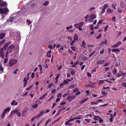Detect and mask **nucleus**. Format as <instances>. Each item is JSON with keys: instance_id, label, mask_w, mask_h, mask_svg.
I'll return each instance as SVG.
<instances>
[{"instance_id": "e2e57ef3", "label": "nucleus", "mask_w": 126, "mask_h": 126, "mask_svg": "<svg viewBox=\"0 0 126 126\" xmlns=\"http://www.w3.org/2000/svg\"><path fill=\"white\" fill-rule=\"evenodd\" d=\"M75 119L74 118V117L72 118L69 119L68 121H69V122H71V121H72L73 120H74Z\"/></svg>"}, {"instance_id": "ea45409f", "label": "nucleus", "mask_w": 126, "mask_h": 126, "mask_svg": "<svg viewBox=\"0 0 126 126\" xmlns=\"http://www.w3.org/2000/svg\"><path fill=\"white\" fill-rule=\"evenodd\" d=\"M8 61V59L7 58H5L4 59V63H7V62Z\"/></svg>"}, {"instance_id": "f704fd0d", "label": "nucleus", "mask_w": 126, "mask_h": 126, "mask_svg": "<svg viewBox=\"0 0 126 126\" xmlns=\"http://www.w3.org/2000/svg\"><path fill=\"white\" fill-rule=\"evenodd\" d=\"M80 116H78L77 117H74V118L75 119H81V118L80 117Z\"/></svg>"}, {"instance_id": "864d4df0", "label": "nucleus", "mask_w": 126, "mask_h": 126, "mask_svg": "<svg viewBox=\"0 0 126 126\" xmlns=\"http://www.w3.org/2000/svg\"><path fill=\"white\" fill-rule=\"evenodd\" d=\"M108 5L107 4H104V6L103 7L106 9L108 7Z\"/></svg>"}, {"instance_id": "603ef678", "label": "nucleus", "mask_w": 126, "mask_h": 126, "mask_svg": "<svg viewBox=\"0 0 126 126\" xmlns=\"http://www.w3.org/2000/svg\"><path fill=\"white\" fill-rule=\"evenodd\" d=\"M78 90V89L77 88H76L75 89H74L73 90V92H77Z\"/></svg>"}, {"instance_id": "de8ad7c7", "label": "nucleus", "mask_w": 126, "mask_h": 126, "mask_svg": "<svg viewBox=\"0 0 126 126\" xmlns=\"http://www.w3.org/2000/svg\"><path fill=\"white\" fill-rule=\"evenodd\" d=\"M110 88V87L109 86H106V87H104L103 88V89L105 90L106 89H108L109 88Z\"/></svg>"}, {"instance_id": "5701e85b", "label": "nucleus", "mask_w": 126, "mask_h": 126, "mask_svg": "<svg viewBox=\"0 0 126 126\" xmlns=\"http://www.w3.org/2000/svg\"><path fill=\"white\" fill-rule=\"evenodd\" d=\"M70 48L74 51H76V47H75L71 46L70 47Z\"/></svg>"}, {"instance_id": "c9c22d12", "label": "nucleus", "mask_w": 126, "mask_h": 126, "mask_svg": "<svg viewBox=\"0 0 126 126\" xmlns=\"http://www.w3.org/2000/svg\"><path fill=\"white\" fill-rule=\"evenodd\" d=\"M10 110V108H6L5 110L6 112H9Z\"/></svg>"}, {"instance_id": "dca6fc26", "label": "nucleus", "mask_w": 126, "mask_h": 126, "mask_svg": "<svg viewBox=\"0 0 126 126\" xmlns=\"http://www.w3.org/2000/svg\"><path fill=\"white\" fill-rule=\"evenodd\" d=\"M96 17V16L94 15H92L91 16V18L92 20H93Z\"/></svg>"}, {"instance_id": "f03ea898", "label": "nucleus", "mask_w": 126, "mask_h": 126, "mask_svg": "<svg viewBox=\"0 0 126 126\" xmlns=\"http://www.w3.org/2000/svg\"><path fill=\"white\" fill-rule=\"evenodd\" d=\"M15 47V46L13 45H10L7 48V51L6 53L5 56L7 57L9 53H11L13 50V49Z\"/></svg>"}, {"instance_id": "f3484780", "label": "nucleus", "mask_w": 126, "mask_h": 126, "mask_svg": "<svg viewBox=\"0 0 126 126\" xmlns=\"http://www.w3.org/2000/svg\"><path fill=\"white\" fill-rule=\"evenodd\" d=\"M10 42L9 41L6 44H5L4 45V46L7 47L10 44Z\"/></svg>"}, {"instance_id": "7c9ffc66", "label": "nucleus", "mask_w": 126, "mask_h": 126, "mask_svg": "<svg viewBox=\"0 0 126 126\" xmlns=\"http://www.w3.org/2000/svg\"><path fill=\"white\" fill-rule=\"evenodd\" d=\"M13 111H14V110H12L10 114L9 115V116L10 117H11L12 115L14 113V112Z\"/></svg>"}, {"instance_id": "a211bd4d", "label": "nucleus", "mask_w": 126, "mask_h": 126, "mask_svg": "<svg viewBox=\"0 0 126 126\" xmlns=\"http://www.w3.org/2000/svg\"><path fill=\"white\" fill-rule=\"evenodd\" d=\"M98 103V102H97V101L92 102H91V104L92 105H97V104Z\"/></svg>"}, {"instance_id": "680f3d73", "label": "nucleus", "mask_w": 126, "mask_h": 126, "mask_svg": "<svg viewBox=\"0 0 126 126\" xmlns=\"http://www.w3.org/2000/svg\"><path fill=\"white\" fill-rule=\"evenodd\" d=\"M56 91V89H54V90H52L51 91V93H54Z\"/></svg>"}, {"instance_id": "412c9836", "label": "nucleus", "mask_w": 126, "mask_h": 126, "mask_svg": "<svg viewBox=\"0 0 126 126\" xmlns=\"http://www.w3.org/2000/svg\"><path fill=\"white\" fill-rule=\"evenodd\" d=\"M103 20H99L98 22L97 23V24L98 25H99L101 24L102 23V22L103 21Z\"/></svg>"}, {"instance_id": "cd10ccee", "label": "nucleus", "mask_w": 126, "mask_h": 126, "mask_svg": "<svg viewBox=\"0 0 126 126\" xmlns=\"http://www.w3.org/2000/svg\"><path fill=\"white\" fill-rule=\"evenodd\" d=\"M118 12L120 13H122V9L120 8H118Z\"/></svg>"}, {"instance_id": "13d9d810", "label": "nucleus", "mask_w": 126, "mask_h": 126, "mask_svg": "<svg viewBox=\"0 0 126 126\" xmlns=\"http://www.w3.org/2000/svg\"><path fill=\"white\" fill-rule=\"evenodd\" d=\"M34 73L33 72L32 73V75H31V77L32 79H33L34 78Z\"/></svg>"}, {"instance_id": "72a5a7b5", "label": "nucleus", "mask_w": 126, "mask_h": 126, "mask_svg": "<svg viewBox=\"0 0 126 126\" xmlns=\"http://www.w3.org/2000/svg\"><path fill=\"white\" fill-rule=\"evenodd\" d=\"M107 94V93L106 92H103L102 93V95L104 96H105Z\"/></svg>"}, {"instance_id": "c85d7f7f", "label": "nucleus", "mask_w": 126, "mask_h": 126, "mask_svg": "<svg viewBox=\"0 0 126 126\" xmlns=\"http://www.w3.org/2000/svg\"><path fill=\"white\" fill-rule=\"evenodd\" d=\"M70 73L72 75H74L75 74V72L74 70H72L70 71Z\"/></svg>"}, {"instance_id": "1a4fd4ad", "label": "nucleus", "mask_w": 126, "mask_h": 126, "mask_svg": "<svg viewBox=\"0 0 126 126\" xmlns=\"http://www.w3.org/2000/svg\"><path fill=\"white\" fill-rule=\"evenodd\" d=\"M14 113H15L18 116H21V114L20 112L18 111L17 110H14V111H13Z\"/></svg>"}, {"instance_id": "69168bd1", "label": "nucleus", "mask_w": 126, "mask_h": 126, "mask_svg": "<svg viewBox=\"0 0 126 126\" xmlns=\"http://www.w3.org/2000/svg\"><path fill=\"white\" fill-rule=\"evenodd\" d=\"M75 41L74 40H73L72 41V42L70 43V45H73V44L74 43V42H75Z\"/></svg>"}, {"instance_id": "aec40b11", "label": "nucleus", "mask_w": 126, "mask_h": 126, "mask_svg": "<svg viewBox=\"0 0 126 126\" xmlns=\"http://www.w3.org/2000/svg\"><path fill=\"white\" fill-rule=\"evenodd\" d=\"M5 40H4L1 42H0V46H1L2 44H4L5 43Z\"/></svg>"}, {"instance_id": "20e7f679", "label": "nucleus", "mask_w": 126, "mask_h": 126, "mask_svg": "<svg viewBox=\"0 0 126 126\" xmlns=\"http://www.w3.org/2000/svg\"><path fill=\"white\" fill-rule=\"evenodd\" d=\"M76 97L74 96H69L67 98V100L69 102H70L74 99Z\"/></svg>"}, {"instance_id": "9d476101", "label": "nucleus", "mask_w": 126, "mask_h": 126, "mask_svg": "<svg viewBox=\"0 0 126 126\" xmlns=\"http://www.w3.org/2000/svg\"><path fill=\"white\" fill-rule=\"evenodd\" d=\"M5 36V34L4 33H1L0 34V39H2L4 38Z\"/></svg>"}, {"instance_id": "ddd939ff", "label": "nucleus", "mask_w": 126, "mask_h": 126, "mask_svg": "<svg viewBox=\"0 0 126 126\" xmlns=\"http://www.w3.org/2000/svg\"><path fill=\"white\" fill-rule=\"evenodd\" d=\"M113 11L110 9V8H108L107 10V13H111L113 12Z\"/></svg>"}, {"instance_id": "f8f14e48", "label": "nucleus", "mask_w": 126, "mask_h": 126, "mask_svg": "<svg viewBox=\"0 0 126 126\" xmlns=\"http://www.w3.org/2000/svg\"><path fill=\"white\" fill-rule=\"evenodd\" d=\"M96 116L99 119V123H102V122H103V120L100 117L98 116Z\"/></svg>"}, {"instance_id": "a19ab883", "label": "nucleus", "mask_w": 126, "mask_h": 126, "mask_svg": "<svg viewBox=\"0 0 126 126\" xmlns=\"http://www.w3.org/2000/svg\"><path fill=\"white\" fill-rule=\"evenodd\" d=\"M62 94L61 93H60L57 96L58 97H62Z\"/></svg>"}, {"instance_id": "79ce46f5", "label": "nucleus", "mask_w": 126, "mask_h": 126, "mask_svg": "<svg viewBox=\"0 0 126 126\" xmlns=\"http://www.w3.org/2000/svg\"><path fill=\"white\" fill-rule=\"evenodd\" d=\"M120 6L122 8H123L124 7V5H123V2H121L120 3Z\"/></svg>"}, {"instance_id": "7ed1b4c3", "label": "nucleus", "mask_w": 126, "mask_h": 126, "mask_svg": "<svg viewBox=\"0 0 126 126\" xmlns=\"http://www.w3.org/2000/svg\"><path fill=\"white\" fill-rule=\"evenodd\" d=\"M17 62V60L13 59L10 60L8 62V65L10 67H12L13 65L16 63Z\"/></svg>"}, {"instance_id": "09e8293b", "label": "nucleus", "mask_w": 126, "mask_h": 126, "mask_svg": "<svg viewBox=\"0 0 126 126\" xmlns=\"http://www.w3.org/2000/svg\"><path fill=\"white\" fill-rule=\"evenodd\" d=\"M73 26L72 25H71L70 27H67L66 28V29L67 30L69 29L70 28H71Z\"/></svg>"}, {"instance_id": "58836bf2", "label": "nucleus", "mask_w": 126, "mask_h": 126, "mask_svg": "<svg viewBox=\"0 0 126 126\" xmlns=\"http://www.w3.org/2000/svg\"><path fill=\"white\" fill-rule=\"evenodd\" d=\"M96 116H95V115H94V116H95L96 117H94V120H97V121H98L99 120V119L97 118V117H96Z\"/></svg>"}, {"instance_id": "c03bdc74", "label": "nucleus", "mask_w": 126, "mask_h": 126, "mask_svg": "<svg viewBox=\"0 0 126 126\" xmlns=\"http://www.w3.org/2000/svg\"><path fill=\"white\" fill-rule=\"evenodd\" d=\"M96 68H95V69L92 70V73H93V72H96Z\"/></svg>"}, {"instance_id": "a878e982", "label": "nucleus", "mask_w": 126, "mask_h": 126, "mask_svg": "<svg viewBox=\"0 0 126 126\" xmlns=\"http://www.w3.org/2000/svg\"><path fill=\"white\" fill-rule=\"evenodd\" d=\"M49 3V2L48 1H46L43 4V5H44L45 6H47Z\"/></svg>"}, {"instance_id": "423d86ee", "label": "nucleus", "mask_w": 126, "mask_h": 126, "mask_svg": "<svg viewBox=\"0 0 126 126\" xmlns=\"http://www.w3.org/2000/svg\"><path fill=\"white\" fill-rule=\"evenodd\" d=\"M105 61L103 60H98L96 62V63L97 64H103L104 63Z\"/></svg>"}, {"instance_id": "b1692460", "label": "nucleus", "mask_w": 126, "mask_h": 126, "mask_svg": "<svg viewBox=\"0 0 126 126\" xmlns=\"http://www.w3.org/2000/svg\"><path fill=\"white\" fill-rule=\"evenodd\" d=\"M110 64V63L109 62L108 63L107 62L103 66H108V65H109Z\"/></svg>"}, {"instance_id": "a18cd8bd", "label": "nucleus", "mask_w": 126, "mask_h": 126, "mask_svg": "<svg viewBox=\"0 0 126 126\" xmlns=\"http://www.w3.org/2000/svg\"><path fill=\"white\" fill-rule=\"evenodd\" d=\"M85 67L86 65H83L81 68V70L82 71Z\"/></svg>"}, {"instance_id": "0e129e2a", "label": "nucleus", "mask_w": 126, "mask_h": 126, "mask_svg": "<svg viewBox=\"0 0 126 126\" xmlns=\"http://www.w3.org/2000/svg\"><path fill=\"white\" fill-rule=\"evenodd\" d=\"M122 32H119L117 36H119L122 34Z\"/></svg>"}, {"instance_id": "052dcab7", "label": "nucleus", "mask_w": 126, "mask_h": 126, "mask_svg": "<svg viewBox=\"0 0 126 126\" xmlns=\"http://www.w3.org/2000/svg\"><path fill=\"white\" fill-rule=\"evenodd\" d=\"M80 94V92L79 91L78 92L75 94V95H79Z\"/></svg>"}, {"instance_id": "2eb2a0df", "label": "nucleus", "mask_w": 126, "mask_h": 126, "mask_svg": "<svg viewBox=\"0 0 126 126\" xmlns=\"http://www.w3.org/2000/svg\"><path fill=\"white\" fill-rule=\"evenodd\" d=\"M112 50L113 52H116L117 51L119 52L120 51V50L118 49H113Z\"/></svg>"}, {"instance_id": "e433bc0d", "label": "nucleus", "mask_w": 126, "mask_h": 126, "mask_svg": "<svg viewBox=\"0 0 126 126\" xmlns=\"http://www.w3.org/2000/svg\"><path fill=\"white\" fill-rule=\"evenodd\" d=\"M83 24V22H81L80 23H78L79 26L80 27H81L82 26Z\"/></svg>"}, {"instance_id": "4468645a", "label": "nucleus", "mask_w": 126, "mask_h": 126, "mask_svg": "<svg viewBox=\"0 0 126 126\" xmlns=\"http://www.w3.org/2000/svg\"><path fill=\"white\" fill-rule=\"evenodd\" d=\"M78 36L77 34H75L74 35V37L73 38L74 40L75 41L77 40L78 39Z\"/></svg>"}, {"instance_id": "2f4dec72", "label": "nucleus", "mask_w": 126, "mask_h": 126, "mask_svg": "<svg viewBox=\"0 0 126 126\" xmlns=\"http://www.w3.org/2000/svg\"><path fill=\"white\" fill-rule=\"evenodd\" d=\"M122 85L125 88H126V83L124 82L122 84Z\"/></svg>"}, {"instance_id": "6e6552de", "label": "nucleus", "mask_w": 126, "mask_h": 126, "mask_svg": "<svg viewBox=\"0 0 126 126\" xmlns=\"http://www.w3.org/2000/svg\"><path fill=\"white\" fill-rule=\"evenodd\" d=\"M121 44V42L120 41L118 42L116 44H115L113 46H112L111 47L114 48L117 47L118 45H120Z\"/></svg>"}, {"instance_id": "39448f33", "label": "nucleus", "mask_w": 126, "mask_h": 126, "mask_svg": "<svg viewBox=\"0 0 126 126\" xmlns=\"http://www.w3.org/2000/svg\"><path fill=\"white\" fill-rule=\"evenodd\" d=\"M4 51L3 47L0 48V56L3 58L4 57Z\"/></svg>"}, {"instance_id": "393cba45", "label": "nucleus", "mask_w": 126, "mask_h": 126, "mask_svg": "<svg viewBox=\"0 0 126 126\" xmlns=\"http://www.w3.org/2000/svg\"><path fill=\"white\" fill-rule=\"evenodd\" d=\"M9 18L10 19L9 21L11 22H12L13 21V19H14V17H11L10 16Z\"/></svg>"}, {"instance_id": "6ab92c4d", "label": "nucleus", "mask_w": 126, "mask_h": 126, "mask_svg": "<svg viewBox=\"0 0 126 126\" xmlns=\"http://www.w3.org/2000/svg\"><path fill=\"white\" fill-rule=\"evenodd\" d=\"M40 114H38L39 116H41L42 114L44 113V111L43 110H42L39 112Z\"/></svg>"}, {"instance_id": "473e14b6", "label": "nucleus", "mask_w": 126, "mask_h": 126, "mask_svg": "<svg viewBox=\"0 0 126 126\" xmlns=\"http://www.w3.org/2000/svg\"><path fill=\"white\" fill-rule=\"evenodd\" d=\"M101 37V34H99V35L98 36L96 37V38L97 39H98L100 38Z\"/></svg>"}, {"instance_id": "6e6d98bb", "label": "nucleus", "mask_w": 126, "mask_h": 126, "mask_svg": "<svg viewBox=\"0 0 126 126\" xmlns=\"http://www.w3.org/2000/svg\"><path fill=\"white\" fill-rule=\"evenodd\" d=\"M0 70L2 72L3 71V68L1 66H0Z\"/></svg>"}, {"instance_id": "4be33fe9", "label": "nucleus", "mask_w": 126, "mask_h": 126, "mask_svg": "<svg viewBox=\"0 0 126 126\" xmlns=\"http://www.w3.org/2000/svg\"><path fill=\"white\" fill-rule=\"evenodd\" d=\"M106 9V8H104L103 7L102 9V10L101 12V13L103 14L105 12V10Z\"/></svg>"}, {"instance_id": "bf43d9fd", "label": "nucleus", "mask_w": 126, "mask_h": 126, "mask_svg": "<svg viewBox=\"0 0 126 126\" xmlns=\"http://www.w3.org/2000/svg\"><path fill=\"white\" fill-rule=\"evenodd\" d=\"M44 97L43 95L41 96L39 98V99L40 100H42L43 99Z\"/></svg>"}, {"instance_id": "c756f323", "label": "nucleus", "mask_w": 126, "mask_h": 126, "mask_svg": "<svg viewBox=\"0 0 126 126\" xmlns=\"http://www.w3.org/2000/svg\"><path fill=\"white\" fill-rule=\"evenodd\" d=\"M117 70L116 68H114L113 71V73L114 74H115L117 72Z\"/></svg>"}, {"instance_id": "774afa93", "label": "nucleus", "mask_w": 126, "mask_h": 126, "mask_svg": "<svg viewBox=\"0 0 126 126\" xmlns=\"http://www.w3.org/2000/svg\"><path fill=\"white\" fill-rule=\"evenodd\" d=\"M63 82L64 83V84H65V83L67 84L68 83V81L65 80H64L63 81Z\"/></svg>"}, {"instance_id": "bb28decb", "label": "nucleus", "mask_w": 126, "mask_h": 126, "mask_svg": "<svg viewBox=\"0 0 126 126\" xmlns=\"http://www.w3.org/2000/svg\"><path fill=\"white\" fill-rule=\"evenodd\" d=\"M38 106V105L37 104H35L33 105L32 106V107L33 108H36Z\"/></svg>"}, {"instance_id": "5fc2aeb1", "label": "nucleus", "mask_w": 126, "mask_h": 126, "mask_svg": "<svg viewBox=\"0 0 126 126\" xmlns=\"http://www.w3.org/2000/svg\"><path fill=\"white\" fill-rule=\"evenodd\" d=\"M112 7L113 8L114 10H116V9L115 6L114 4H112Z\"/></svg>"}, {"instance_id": "8fccbe9b", "label": "nucleus", "mask_w": 126, "mask_h": 126, "mask_svg": "<svg viewBox=\"0 0 126 126\" xmlns=\"http://www.w3.org/2000/svg\"><path fill=\"white\" fill-rule=\"evenodd\" d=\"M90 27L91 28V30H93L94 29V26L93 25H92L90 26Z\"/></svg>"}, {"instance_id": "0eeeda50", "label": "nucleus", "mask_w": 126, "mask_h": 126, "mask_svg": "<svg viewBox=\"0 0 126 126\" xmlns=\"http://www.w3.org/2000/svg\"><path fill=\"white\" fill-rule=\"evenodd\" d=\"M89 99V98L87 97L82 100L79 102V103L80 104H82L86 102Z\"/></svg>"}, {"instance_id": "338daca9", "label": "nucleus", "mask_w": 126, "mask_h": 126, "mask_svg": "<svg viewBox=\"0 0 126 126\" xmlns=\"http://www.w3.org/2000/svg\"><path fill=\"white\" fill-rule=\"evenodd\" d=\"M53 83H51L50 84H49V85H48V87L49 88H50L51 87V86L52 85H53Z\"/></svg>"}, {"instance_id": "4c0bfd02", "label": "nucleus", "mask_w": 126, "mask_h": 126, "mask_svg": "<svg viewBox=\"0 0 126 126\" xmlns=\"http://www.w3.org/2000/svg\"><path fill=\"white\" fill-rule=\"evenodd\" d=\"M109 25H108L106 27L104 28V31L106 32L107 31V29Z\"/></svg>"}, {"instance_id": "4d7b16f0", "label": "nucleus", "mask_w": 126, "mask_h": 126, "mask_svg": "<svg viewBox=\"0 0 126 126\" xmlns=\"http://www.w3.org/2000/svg\"><path fill=\"white\" fill-rule=\"evenodd\" d=\"M110 67H105V69L106 71H108Z\"/></svg>"}, {"instance_id": "9b49d317", "label": "nucleus", "mask_w": 126, "mask_h": 126, "mask_svg": "<svg viewBox=\"0 0 126 126\" xmlns=\"http://www.w3.org/2000/svg\"><path fill=\"white\" fill-rule=\"evenodd\" d=\"M86 44V43L85 41H83L82 42V44L80 46L81 47H82L83 48H85V44Z\"/></svg>"}, {"instance_id": "49530a36", "label": "nucleus", "mask_w": 126, "mask_h": 126, "mask_svg": "<svg viewBox=\"0 0 126 126\" xmlns=\"http://www.w3.org/2000/svg\"><path fill=\"white\" fill-rule=\"evenodd\" d=\"M87 75L89 77H91V73H87Z\"/></svg>"}, {"instance_id": "3c124183", "label": "nucleus", "mask_w": 126, "mask_h": 126, "mask_svg": "<svg viewBox=\"0 0 126 126\" xmlns=\"http://www.w3.org/2000/svg\"><path fill=\"white\" fill-rule=\"evenodd\" d=\"M27 22L28 23H29L28 24V25H30L31 23V22L30 20H29L28 19H27Z\"/></svg>"}, {"instance_id": "f257e3e1", "label": "nucleus", "mask_w": 126, "mask_h": 126, "mask_svg": "<svg viewBox=\"0 0 126 126\" xmlns=\"http://www.w3.org/2000/svg\"><path fill=\"white\" fill-rule=\"evenodd\" d=\"M7 3L6 1H2L0 3V14L6 15L9 12V10L6 7L4 8H1L2 6L7 7Z\"/></svg>"}, {"instance_id": "37998d69", "label": "nucleus", "mask_w": 126, "mask_h": 126, "mask_svg": "<svg viewBox=\"0 0 126 126\" xmlns=\"http://www.w3.org/2000/svg\"><path fill=\"white\" fill-rule=\"evenodd\" d=\"M105 80H100L99 81V84H101L102 83H103L104 82V81Z\"/></svg>"}]
</instances>
